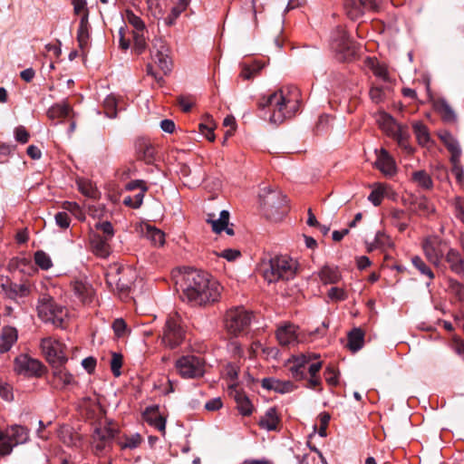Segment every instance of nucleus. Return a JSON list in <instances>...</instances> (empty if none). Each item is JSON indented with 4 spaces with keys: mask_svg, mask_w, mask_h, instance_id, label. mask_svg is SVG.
I'll list each match as a JSON object with an SVG mask.
<instances>
[{
    "mask_svg": "<svg viewBox=\"0 0 464 464\" xmlns=\"http://www.w3.org/2000/svg\"><path fill=\"white\" fill-rule=\"evenodd\" d=\"M183 295L192 305L205 306L219 301L223 287L205 271L191 269L183 276Z\"/></svg>",
    "mask_w": 464,
    "mask_h": 464,
    "instance_id": "1",
    "label": "nucleus"
},
{
    "mask_svg": "<svg viewBox=\"0 0 464 464\" xmlns=\"http://www.w3.org/2000/svg\"><path fill=\"white\" fill-rule=\"evenodd\" d=\"M300 97V91L296 86L285 85L266 98L264 97L260 100L258 107L260 109L270 108L272 111L270 121L275 124H280L286 119L294 117L298 111Z\"/></svg>",
    "mask_w": 464,
    "mask_h": 464,
    "instance_id": "2",
    "label": "nucleus"
},
{
    "mask_svg": "<svg viewBox=\"0 0 464 464\" xmlns=\"http://www.w3.org/2000/svg\"><path fill=\"white\" fill-rule=\"evenodd\" d=\"M297 267V261L286 255L276 256L267 262L262 263L263 276L268 283L293 279L296 275Z\"/></svg>",
    "mask_w": 464,
    "mask_h": 464,
    "instance_id": "3",
    "label": "nucleus"
},
{
    "mask_svg": "<svg viewBox=\"0 0 464 464\" xmlns=\"http://www.w3.org/2000/svg\"><path fill=\"white\" fill-rule=\"evenodd\" d=\"M36 311L43 322L51 323L56 327H64V321L68 315L67 309L57 304L49 294L44 293L39 295Z\"/></svg>",
    "mask_w": 464,
    "mask_h": 464,
    "instance_id": "4",
    "label": "nucleus"
},
{
    "mask_svg": "<svg viewBox=\"0 0 464 464\" xmlns=\"http://www.w3.org/2000/svg\"><path fill=\"white\" fill-rule=\"evenodd\" d=\"M259 197L267 218L279 220L287 212L286 196L280 190L265 188Z\"/></svg>",
    "mask_w": 464,
    "mask_h": 464,
    "instance_id": "5",
    "label": "nucleus"
},
{
    "mask_svg": "<svg viewBox=\"0 0 464 464\" xmlns=\"http://www.w3.org/2000/svg\"><path fill=\"white\" fill-rule=\"evenodd\" d=\"M29 439L28 430L21 425H11L5 430L0 428V457L10 455L16 446Z\"/></svg>",
    "mask_w": 464,
    "mask_h": 464,
    "instance_id": "6",
    "label": "nucleus"
},
{
    "mask_svg": "<svg viewBox=\"0 0 464 464\" xmlns=\"http://www.w3.org/2000/svg\"><path fill=\"white\" fill-rule=\"evenodd\" d=\"M175 369L183 379H198L206 372V361L194 354L182 355L176 360Z\"/></svg>",
    "mask_w": 464,
    "mask_h": 464,
    "instance_id": "7",
    "label": "nucleus"
},
{
    "mask_svg": "<svg viewBox=\"0 0 464 464\" xmlns=\"http://www.w3.org/2000/svg\"><path fill=\"white\" fill-rule=\"evenodd\" d=\"M185 338V330L178 314L168 316L162 329L161 343L169 349L179 346Z\"/></svg>",
    "mask_w": 464,
    "mask_h": 464,
    "instance_id": "8",
    "label": "nucleus"
},
{
    "mask_svg": "<svg viewBox=\"0 0 464 464\" xmlns=\"http://www.w3.org/2000/svg\"><path fill=\"white\" fill-rule=\"evenodd\" d=\"M41 349L46 360L53 367L63 366L68 361L66 346L53 337L43 338Z\"/></svg>",
    "mask_w": 464,
    "mask_h": 464,
    "instance_id": "9",
    "label": "nucleus"
},
{
    "mask_svg": "<svg viewBox=\"0 0 464 464\" xmlns=\"http://www.w3.org/2000/svg\"><path fill=\"white\" fill-rule=\"evenodd\" d=\"M251 323V314L244 307L229 309L225 317V326L227 332L237 335L244 332Z\"/></svg>",
    "mask_w": 464,
    "mask_h": 464,
    "instance_id": "10",
    "label": "nucleus"
},
{
    "mask_svg": "<svg viewBox=\"0 0 464 464\" xmlns=\"http://www.w3.org/2000/svg\"><path fill=\"white\" fill-rule=\"evenodd\" d=\"M14 370L17 374L27 378H40L46 368L39 360L27 354H20L14 359Z\"/></svg>",
    "mask_w": 464,
    "mask_h": 464,
    "instance_id": "11",
    "label": "nucleus"
},
{
    "mask_svg": "<svg viewBox=\"0 0 464 464\" xmlns=\"http://www.w3.org/2000/svg\"><path fill=\"white\" fill-rule=\"evenodd\" d=\"M134 272L130 267L114 266L106 275L107 283L120 293H127L134 280Z\"/></svg>",
    "mask_w": 464,
    "mask_h": 464,
    "instance_id": "12",
    "label": "nucleus"
},
{
    "mask_svg": "<svg viewBox=\"0 0 464 464\" xmlns=\"http://www.w3.org/2000/svg\"><path fill=\"white\" fill-rule=\"evenodd\" d=\"M169 48L161 38H154L151 43L150 57L158 67L167 74L171 71L172 61L169 56Z\"/></svg>",
    "mask_w": 464,
    "mask_h": 464,
    "instance_id": "13",
    "label": "nucleus"
},
{
    "mask_svg": "<svg viewBox=\"0 0 464 464\" xmlns=\"http://www.w3.org/2000/svg\"><path fill=\"white\" fill-rule=\"evenodd\" d=\"M332 44L333 48L342 54L343 61L352 60L357 53L356 44L350 39L343 29H337L336 35L334 37Z\"/></svg>",
    "mask_w": 464,
    "mask_h": 464,
    "instance_id": "14",
    "label": "nucleus"
},
{
    "mask_svg": "<svg viewBox=\"0 0 464 464\" xmlns=\"http://www.w3.org/2000/svg\"><path fill=\"white\" fill-rule=\"evenodd\" d=\"M344 10L351 20L361 18L366 12H376L379 8L377 0H344Z\"/></svg>",
    "mask_w": 464,
    "mask_h": 464,
    "instance_id": "15",
    "label": "nucleus"
},
{
    "mask_svg": "<svg viewBox=\"0 0 464 464\" xmlns=\"http://www.w3.org/2000/svg\"><path fill=\"white\" fill-rule=\"evenodd\" d=\"M443 242L437 236L426 237L422 242V249L427 259L434 266H439L443 255Z\"/></svg>",
    "mask_w": 464,
    "mask_h": 464,
    "instance_id": "16",
    "label": "nucleus"
},
{
    "mask_svg": "<svg viewBox=\"0 0 464 464\" xmlns=\"http://www.w3.org/2000/svg\"><path fill=\"white\" fill-rule=\"evenodd\" d=\"M228 388L230 390V395L234 398L237 402V408L242 415L247 416L250 415L253 411V406L249 401V399L246 396V394L240 392L237 389V385L236 383L228 384Z\"/></svg>",
    "mask_w": 464,
    "mask_h": 464,
    "instance_id": "17",
    "label": "nucleus"
},
{
    "mask_svg": "<svg viewBox=\"0 0 464 464\" xmlns=\"http://www.w3.org/2000/svg\"><path fill=\"white\" fill-rule=\"evenodd\" d=\"M375 167L385 176L391 177L396 173L395 161L385 149H381L377 154Z\"/></svg>",
    "mask_w": 464,
    "mask_h": 464,
    "instance_id": "18",
    "label": "nucleus"
},
{
    "mask_svg": "<svg viewBox=\"0 0 464 464\" xmlns=\"http://www.w3.org/2000/svg\"><path fill=\"white\" fill-rule=\"evenodd\" d=\"M110 239H107L98 233H92L90 236V245L92 253L99 256L105 258L111 253Z\"/></svg>",
    "mask_w": 464,
    "mask_h": 464,
    "instance_id": "19",
    "label": "nucleus"
},
{
    "mask_svg": "<svg viewBox=\"0 0 464 464\" xmlns=\"http://www.w3.org/2000/svg\"><path fill=\"white\" fill-rule=\"evenodd\" d=\"M207 221L211 224L212 230L215 233L220 234L225 230L227 235H234V230L227 227L229 221V212L227 210H222L218 219L215 218V214H208Z\"/></svg>",
    "mask_w": 464,
    "mask_h": 464,
    "instance_id": "20",
    "label": "nucleus"
},
{
    "mask_svg": "<svg viewBox=\"0 0 464 464\" xmlns=\"http://www.w3.org/2000/svg\"><path fill=\"white\" fill-rule=\"evenodd\" d=\"M297 326L292 324H286L278 327L276 331V338L283 346H288L298 342L296 334Z\"/></svg>",
    "mask_w": 464,
    "mask_h": 464,
    "instance_id": "21",
    "label": "nucleus"
},
{
    "mask_svg": "<svg viewBox=\"0 0 464 464\" xmlns=\"http://www.w3.org/2000/svg\"><path fill=\"white\" fill-rule=\"evenodd\" d=\"M438 137L450 153V159L461 158V149L458 140L447 130H440Z\"/></svg>",
    "mask_w": 464,
    "mask_h": 464,
    "instance_id": "22",
    "label": "nucleus"
},
{
    "mask_svg": "<svg viewBox=\"0 0 464 464\" xmlns=\"http://www.w3.org/2000/svg\"><path fill=\"white\" fill-rule=\"evenodd\" d=\"M262 387L266 390H273L279 393L291 392L296 388L291 381H282L275 378L263 379Z\"/></svg>",
    "mask_w": 464,
    "mask_h": 464,
    "instance_id": "23",
    "label": "nucleus"
},
{
    "mask_svg": "<svg viewBox=\"0 0 464 464\" xmlns=\"http://www.w3.org/2000/svg\"><path fill=\"white\" fill-rule=\"evenodd\" d=\"M18 333L13 326H5L0 333V353L10 351L14 343H16Z\"/></svg>",
    "mask_w": 464,
    "mask_h": 464,
    "instance_id": "24",
    "label": "nucleus"
},
{
    "mask_svg": "<svg viewBox=\"0 0 464 464\" xmlns=\"http://www.w3.org/2000/svg\"><path fill=\"white\" fill-rule=\"evenodd\" d=\"M259 426L268 431L277 430L280 418L276 408H269L258 421Z\"/></svg>",
    "mask_w": 464,
    "mask_h": 464,
    "instance_id": "25",
    "label": "nucleus"
},
{
    "mask_svg": "<svg viewBox=\"0 0 464 464\" xmlns=\"http://www.w3.org/2000/svg\"><path fill=\"white\" fill-rule=\"evenodd\" d=\"M433 106L443 121L447 123H455L457 121V115L454 110L445 99L436 100Z\"/></svg>",
    "mask_w": 464,
    "mask_h": 464,
    "instance_id": "26",
    "label": "nucleus"
},
{
    "mask_svg": "<svg viewBox=\"0 0 464 464\" xmlns=\"http://www.w3.org/2000/svg\"><path fill=\"white\" fill-rule=\"evenodd\" d=\"M143 419L150 425L155 427L161 432H165L166 429V420L160 415L158 407H150L145 410L143 412Z\"/></svg>",
    "mask_w": 464,
    "mask_h": 464,
    "instance_id": "27",
    "label": "nucleus"
},
{
    "mask_svg": "<svg viewBox=\"0 0 464 464\" xmlns=\"http://www.w3.org/2000/svg\"><path fill=\"white\" fill-rule=\"evenodd\" d=\"M136 148L140 160H142L146 164H152L155 161L156 150L151 143L141 140L137 142Z\"/></svg>",
    "mask_w": 464,
    "mask_h": 464,
    "instance_id": "28",
    "label": "nucleus"
},
{
    "mask_svg": "<svg viewBox=\"0 0 464 464\" xmlns=\"http://www.w3.org/2000/svg\"><path fill=\"white\" fill-rule=\"evenodd\" d=\"M72 290L78 299L85 304L92 302L93 297V288L91 285L83 281H75L72 283Z\"/></svg>",
    "mask_w": 464,
    "mask_h": 464,
    "instance_id": "29",
    "label": "nucleus"
},
{
    "mask_svg": "<svg viewBox=\"0 0 464 464\" xmlns=\"http://www.w3.org/2000/svg\"><path fill=\"white\" fill-rule=\"evenodd\" d=\"M446 261L450 265L452 272L459 276H464V258L459 251L450 248L446 254Z\"/></svg>",
    "mask_w": 464,
    "mask_h": 464,
    "instance_id": "30",
    "label": "nucleus"
},
{
    "mask_svg": "<svg viewBox=\"0 0 464 464\" xmlns=\"http://www.w3.org/2000/svg\"><path fill=\"white\" fill-rule=\"evenodd\" d=\"M319 277L324 284H335L341 278L337 266H324L319 271Z\"/></svg>",
    "mask_w": 464,
    "mask_h": 464,
    "instance_id": "31",
    "label": "nucleus"
},
{
    "mask_svg": "<svg viewBox=\"0 0 464 464\" xmlns=\"http://www.w3.org/2000/svg\"><path fill=\"white\" fill-rule=\"evenodd\" d=\"M364 343V333L361 328H354L348 334V348L352 352H357Z\"/></svg>",
    "mask_w": 464,
    "mask_h": 464,
    "instance_id": "32",
    "label": "nucleus"
},
{
    "mask_svg": "<svg viewBox=\"0 0 464 464\" xmlns=\"http://www.w3.org/2000/svg\"><path fill=\"white\" fill-rule=\"evenodd\" d=\"M188 5L189 0H179L164 19V24L168 26L173 25L179 16L188 8Z\"/></svg>",
    "mask_w": 464,
    "mask_h": 464,
    "instance_id": "33",
    "label": "nucleus"
},
{
    "mask_svg": "<svg viewBox=\"0 0 464 464\" xmlns=\"http://www.w3.org/2000/svg\"><path fill=\"white\" fill-rule=\"evenodd\" d=\"M72 111V107L67 102H63L50 107L47 111V116L51 120L63 119L68 117Z\"/></svg>",
    "mask_w": 464,
    "mask_h": 464,
    "instance_id": "34",
    "label": "nucleus"
},
{
    "mask_svg": "<svg viewBox=\"0 0 464 464\" xmlns=\"http://www.w3.org/2000/svg\"><path fill=\"white\" fill-rule=\"evenodd\" d=\"M77 41L79 47L83 50L87 47L89 43V19L87 20L86 15L81 17L79 27L77 30Z\"/></svg>",
    "mask_w": 464,
    "mask_h": 464,
    "instance_id": "35",
    "label": "nucleus"
},
{
    "mask_svg": "<svg viewBox=\"0 0 464 464\" xmlns=\"http://www.w3.org/2000/svg\"><path fill=\"white\" fill-rule=\"evenodd\" d=\"M391 135H392V137L397 140L400 147H401L408 152L411 151V148L410 147L408 142L409 134L407 132V128L405 126H395V130Z\"/></svg>",
    "mask_w": 464,
    "mask_h": 464,
    "instance_id": "36",
    "label": "nucleus"
},
{
    "mask_svg": "<svg viewBox=\"0 0 464 464\" xmlns=\"http://www.w3.org/2000/svg\"><path fill=\"white\" fill-rule=\"evenodd\" d=\"M412 180L417 183L419 187L424 189H430L433 187L432 179L425 170L413 172Z\"/></svg>",
    "mask_w": 464,
    "mask_h": 464,
    "instance_id": "37",
    "label": "nucleus"
},
{
    "mask_svg": "<svg viewBox=\"0 0 464 464\" xmlns=\"http://www.w3.org/2000/svg\"><path fill=\"white\" fill-rule=\"evenodd\" d=\"M412 128L419 143L426 145L430 139L427 126L421 121H417L413 123Z\"/></svg>",
    "mask_w": 464,
    "mask_h": 464,
    "instance_id": "38",
    "label": "nucleus"
},
{
    "mask_svg": "<svg viewBox=\"0 0 464 464\" xmlns=\"http://www.w3.org/2000/svg\"><path fill=\"white\" fill-rule=\"evenodd\" d=\"M256 0H241L240 1V12L244 19L256 20Z\"/></svg>",
    "mask_w": 464,
    "mask_h": 464,
    "instance_id": "39",
    "label": "nucleus"
},
{
    "mask_svg": "<svg viewBox=\"0 0 464 464\" xmlns=\"http://www.w3.org/2000/svg\"><path fill=\"white\" fill-rule=\"evenodd\" d=\"M146 237L151 241L154 246H161L165 243V234L160 229L154 227L148 226L146 230Z\"/></svg>",
    "mask_w": 464,
    "mask_h": 464,
    "instance_id": "40",
    "label": "nucleus"
},
{
    "mask_svg": "<svg viewBox=\"0 0 464 464\" xmlns=\"http://www.w3.org/2000/svg\"><path fill=\"white\" fill-rule=\"evenodd\" d=\"M264 67V63L255 62L252 64L245 63L240 72V77L244 80H250L254 78Z\"/></svg>",
    "mask_w": 464,
    "mask_h": 464,
    "instance_id": "41",
    "label": "nucleus"
},
{
    "mask_svg": "<svg viewBox=\"0 0 464 464\" xmlns=\"http://www.w3.org/2000/svg\"><path fill=\"white\" fill-rule=\"evenodd\" d=\"M54 378L59 381L63 386L74 383V377L63 366L53 367Z\"/></svg>",
    "mask_w": 464,
    "mask_h": 464,
    "instance_id": "42",
    "label": "nucleus"
},
{
    "mask_svg": "<svg viewBox=\"0 0 464 464\" xmlns=\"http://www.w3.org/2000/svg\"><path fill=\"white\" fill-rule=\"evenodd\" d=\"M30 294L26 284H10L7 295L10 298L25 297Z\"/></svg>",
    "mask_w": 464,
    "mask_h": 464,
    "instance_id": "43",
    "label": "nucleus"
},
{
    "mask_svg": "<svg viewBox=\"0 0 464 464\" xmlns=\"http://www.w3.org/2000/svg\"><path fill=\"white\" fill-rule=\"evenodd\" d=\"M62 208L66 212H70L78 220L83 221L85 220V214L82 211V208L78 203L74 201H63L62 203Z\"/></svg>",
    "mask_w": 464,
    "mask_h": 464,
    "instance_id": "44",
    "label": "nucleus"
},
{
    "mask_svg": "<svg viewBox=\"0 0 464 464\" xmlns=\"http://www.w3.org/2000/svg\"><path fill=\"white\" fill-rule=\"evenodd\" d=\"M368 65L375 76L382 80L388 79V71L384 64L380 63L376 59L368 58Z\"/></svg>",
    "mask_w": 464,
    "mask_h": 464,
    "instance_id": "45",
    "label": "nucleus"
},
{
    "mask_svg": "<svg viewBox=\"0 0 464 464\" xmlns=\"http://www.w3.org/2000/svg\"><path fill=\"white\" fill-rule=\"evenodd\" d=\"M411 263L414 267L423 276H427L430 280L434 278V274L431 269L425 264L421 257L414 256L411 258Z\"/></svg>",
    "mask_w": 464,
    "mask_h": 464,
    "instance_id": "46",
    "label": "nucleus"
},
{
    "mask_svg": "<svg viewBox=\"0 0 464 464\" xmlns=\"http://www.w3.org/2000/svg\"><path fill=\"white\" fill-rule=\"evenodd\" d=\"M126 21L133 26L135 29L134 32H141L144 33L145 24L142 19L136 15L131 10H126L125 13Z\"/></svg>",
    "mask_w": 464,
    "mask_h": 464,
    "instance_id": "47",
    "label": "nucleus"
},
{
    "mask_svg": "<svg viewBox=\"0 0 464 464\" xmlns=\"http://www.w3.org/2000/svg\"><path fill=\"white\" fill-rule=\"evenodd\" d=\"M34 262L43 270H48L53 266L50 256L42 250H38L34 253Z\"/></svg>",
    "mask_w": 464,
    "mask_h": 464,
    "instance_id": "48",
    "label": "nucleus"
},
{
    "mask_svg": "<svg viewBox=\"0 0 464 464\" xmlns=\"http://www.w3.org/2000/svg\"><path fill=\"white\" fill-rule=\"evenodd\" d=\"M385 193V188L382 184L376 185L368 197V200L371 201L374 206L381 205Z\"/></svg>",
    "mask_w": 464,
    "mask_h": 464,
    "instance_id": "49",
    "label": "nucleus"
},
{
    "mask_svg": "<svg viewBox=\"0 0 464 464\" xmlns=\"http://www.w3.org/2000/svg\"><path fill=\"white\" fill-rule=\"evenodd\" d=\"M451 163V172L455 176L457 182L462 184L464 182V169L461 165L460 158L450 159Z\"/></svg>",
    "mask_w": 464,
    "mask_h": 464,
    "instance_id": "50",
    "label": "nucleus"
},
{
    "mask_svg": "<svg viewBox=\"0 0 464 464\" xmlns=\"http://www.w3.org/2000/svg\"><path fill=\"white\" fill-rule=\"evenodd\" d=\"M72 5L73 6L74 14L81 15V17L86 15L87 20L89 19V9L86 0H72Z\"/></svg>",
    "mask_w": 464,
    "mask_h": 464,
    "instance_id": "51",
    "label": "nucleus"
},
{
    "mask_svg": "<svg viewBox=\"0 0 464 464\" xmlns=\"http://www.w3.org/2000/svg\"><path fill=\"white\" fill-rule=\"evenodd\" d=\"M116 106H117V101H116L115 97L108 96L104 100V111H105V114L109 118H115L117 116Z\"/></svg>",
    "mask_w": 464,
    "mask_h": 464,
    "instance_id": "52",
    "label": "nucleus"
},
{
    "mask_svg": "<svg viewBox=\"0 0 464 464\" xmlns=\"http://www.w3.org/2000/svg\"><path fill=\"white\" fill-rule=\"evenodd\" d=\"M79 190L86 197L95 198L97 194L96 188L92 184L87 180H81L78 182Z\"/></svg>",
    "mask_w": 464,
    "mask_h": 464,
    "instance_id": "53",
    "label": "nucleus"
},
{
    "mask_svg": "<svg viewBox=\"0 0 464 464\" xmlns=\"http://www.w3.org/2000/svg\"><path fill=\"white\" fill-rule=\"evenodd\" d=\"M134 50L137 53H142L147 46L145 37L141 32H133Z\"/></svg>",
    "mask_w": 464,
    "mask_h": 464,
    "instance_id": "54",
    "label": "nucleus"
},
{
    "mask_svg": "<svg viewBox=\"0 0 464 464\" xmlns=\"http://www.w3.org/2000/svg\"><path fill=\"white\" fill-rule=\"evenodd\" d=\"M122 366V355L121 353H113L111 360V370L115 377L121 375V368Z\"/></svg>",
    "mask_w": 464,
    "mask_h": 464,
    "instance_id": "55",
    "label": "nucleus"
},
{
    "mask_svg": "<svg viewBox=\"0 0 464 464\" xmlns=\"http://www.w3.org/2000/svg\"><path fill=\"white\" fill-rule=\"evenodd\" d=\"M114 430L111 429H96L94 433V440H99L103 442H108L114 437Z\"/></svg>",
    "mask_w": 464,
    "mask_h": 464,
    "instance_id": "56",
    "label": "nucleus"
},
{
    "mask_svg": "<svg viewBox=\"0 0 464 464\" xmlns=\"http://www.w3.org/2000/svg\"><path fill=\"white\" fill-rule=\"evenodd\" d=\"M95 227L97 230H100L102 231L104 236H102L103 237L107 238V239H111L114 236V229H113V227L111 225V222L109 221H104V222H102V223H97L95 225Z\"/></svg>",
    "mask_w": 464,
    "mask_h": 464,
    "instance_id": "57",
    "label": "nucleus"
},
{
    "mask_svg": "<svg viewBox=\"0 0 464 464\" xmlns=\"http://www.w3.org/2000/svg\"><path fill=\"white\" fill-rule=\"evenodd\" d=\"M54 219L56 225L63 229H66L70 227L71 218L65 211L56 213L54 216Z\"/></svg>",
    "mask_w": 464,
    "mask_h": 464,
    "instance_id": "58",
    "label": "nucleus"
},
{
    "mask_svg": "<svg viewBox=\"0 0 464 464\" xmlns=\"http://www.w3.org/2000/svg\"><path fill=\"white\" fill-rule=\"evenodd\" d=\"M328 297L333 301L345 300L348 295L343 288L332 287L328 291Z\"/></svg>",
    "mask_w": 464,
    "mask_h": 464,
    "instance_id": "59",
    "label": "nucleus"
},
{
    "mask_svg": "<svg viewBox=\"0 0 464 464\" xmlns=\"http://www.w3.org/2000/svg\"><path fill=\"white\" fill-rule=\"evenodd\" d=\"M0 397L7 401L14 398L12 386L2 380H0Z\"/></svg>",
    "mask_w": 464,
    "mask_h": 464,
    "instance_id": "60",
    "label": "nucleus"
},
{
    "mask_svg": "<svg viewBox=\"0 0 464 464\" xmlns=\"http://www.w3.org/2000/svg\"><path fill=\"white\" fill-rule=\"evenodd\" d=\"M382 125L384 129L387 130V131L390 132V134H392L394 130H395V126L396 127H401V125L398 124L395 120L388 115V114H383L382 116Z\"/></svg>",
    "mask_w": 464,
    "mask_h": 464,
    "instance_id": "61",
    "label": "nucleus"
},
{
    "mask_svg": "<svg viewBox=\"0 0 464 464\" xmlns=\"http://www.w3.org/2000/svg\"><path fill=\"white\" fill-rule=\"evenodd\" d=\"M289 372L295 381H302L306 378L304 369L299 366L296 362H293V365L289 367Z\"/></svg>",
    "mask_w": 464,
    "mask_h": 464,
    "instance_id": "62",
    "label": "nucleus"
},
{
    "mask_svg": "<svg viewBox=\"0 0 464 464\" xmlns=\"http://www.w3.org/2000/svg\"><path fill=\"white\" fill-rule=\"evenodd\" d=\"M324 378L325 382L330 386H336L339 382V377L338 373L332 368L331 366H328L324 371Z\"/></svg>",
    "mask_w": 464,
    "mask_h": 464,
    "instance_id": "63",
    "label": "nucleus"
},
{
    "mask_svg": "<svg viewBox=\"0 0 464 464\" xmlns=\"http://www.w3.org/2000/svg\"><path fill=\"white\" fill-rule=\"evenodd\" d=\"M449 287L459 299H464V285L462 284L456 280L450 279Z\"/></svg>",
    "mask_w": 464,
    "mask_h": 464,
    "instance_id": "64",
    "label": "nucleus"
}]
</instances>
